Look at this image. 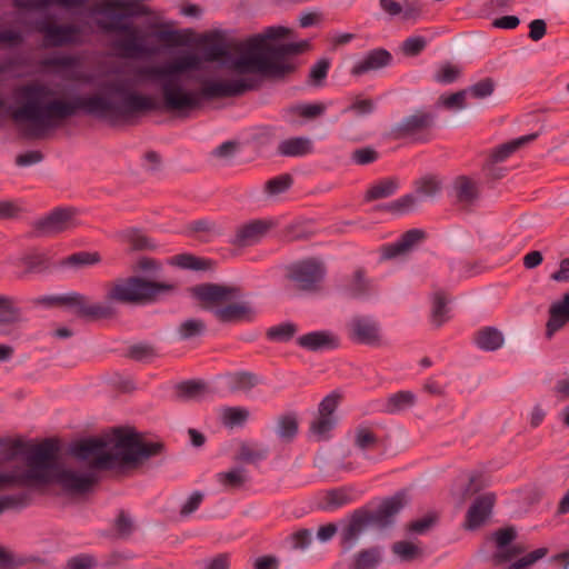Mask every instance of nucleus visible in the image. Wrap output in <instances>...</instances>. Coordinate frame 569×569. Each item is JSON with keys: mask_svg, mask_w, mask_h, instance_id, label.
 I'll list each match as a JSON object with an SVG mask.
<instances>
[{"mask_svg": "<svg viewBox=\"0 0 569 569\" xmlns=\"http://www.w3.org/2000/svg\"><path fill=\"white\" fill-rule=\"evenodd\" d=\"M76 462L62 463L50 442L24 445L16 441L0 452L2 460L20 465L0 471V489L57 482L71 492H84L96 481L98 470L120 467V429L100 438L76 442L70 448Z\"/></svg>", "mask_w": 569, "mask_h": 569, "instance_id": "obj_1", "label": "nucleus"}, {"mask_svg": "<svg viewBox=\"0 0 569 569\" xmlns=\"http://www.w3.org/2000/svg\"><path fill=\"white\" fill-rule=\"evenodd\" d=\"M19 9L17 24L0 30V44L13 48L23 42L24 32L39 31L44 37L46 47H63L82 42L81 28L73 23L58 24L49 14L52 4L67 9L84 7L89 0H13Z\"/></svg>", "mask_w": 569, "mask_h": 569, "instance_id": "obj_2", "label": "nucleus"}, {"mask_svg": "<svg viewBox=\"0 0 569 569\" xmlns=\"http://www.w3.org/2000/svg\"><path fill=\"white\" fill-rule=\"evenodd\" d=\"M91 14L98 16L99 27L106 32L118 33L116 47L127 58H151L159 53V48L147 41L146 34L127 18L134 14L132 6L122 0H101L92 4Z\"/></svg>", "mask_w": 569, "mask_h": 569, "instance_id": "obj_3", "label": "nucleus"}, {"mask_svg": "<svg viewBox=\"0 0 569 569\" xmlns=\"http://www.w3.org/2000/svg\"><path fill=\"white\" fill-rule=\"evenodd\" d=\"M169 286L147 281L138 277H131L116 281L107 293V301L90 303L80 295L54 296L43 299L48 305H70L78 308L81 316L93 319L107 318L113 313L112 301L139 302L156 297L160 291L169 289Z\"/></svg>", "mask_w": 569, "mask_h": 569, "instance_id": "obj_4", "label": "nucleus"}, {"mask_svg": "<svg viewBox=\"0 0 569 569\" xmlns=\"http://www.w3.org/2000/svg\"><path fill=\"white\" fill-rule=\"evenodd\" d=\"M194 295L208 307H212L216 317L222 321L250 319V307L247 303L236 301L239 292L233 287L202 284L194 288Z\"/></svg>", "mask_w": 569, "mask_h": 569, "instance_id": "obj_5", "label": "nucleus"}, {"mask_svg": "<svg viewBox=\"0 0 569 569\" xmlns=\"http://www.w3.org/2000/svg\"><path fill=\"white\" fill-rule=\"evenodd\" d=\"M435 118L429 112L418 111L403 117L391 126L389 137L392 139H408L415 142L428 140V132L432 128Z\"/></svg>", "mask_w": 569, "mask_h": 569, "instance_id": "obj_6", "label": "nucleus"}, {"mask_svg": "<svg viewBox=\"0 0 569 569\" xmlns=\"http://www.w3.org/2000/svg\"><path fill=\"white\" fill-rule=\"evenodd\" d=\"M325 274L326 269L323 263L316 259L303 260L292 264L288 273L296 286L306 291L318 290Z\"/></svg>", "mask_w": 569, "mask_h": 569, "instance_id": "obj_7", "label": "nucleus"}, {"mask_svg": "<svg viewBox=\"0 0 569 569\" xmlns=\"http://www.w3.org/2000/svg\"><path fill=\"white\" fill-rule=\"evenodd\" d=\"M525 546L522 545H508L502 549L506 555L502 558V566L500 569H528L548 555V548L541 547L531 552L525 553Z\"/></svg>", "mask_w": 569, "mask_h": 569, "instance_id": "obj_8", "label": "nucleus"}, {"mask_svg": "<svg viewBox=\"0 0 569 569\" xmlns=\"http://www.w3.org/2000/svg\"><path fill=\"white\" fill-rule=\"evenodd\" d=\"M339 397L337 395L327 396L319 406V413L310 425V431L318 439L327 438L328 433L335 428L337 418L335 410L337 409Z\"/></svg>", "mask_w": 569, "mask_h": 569, "instance_id": "obj_9", "label": "nucleus"}, {"mask_svg": "<svg viewBox=\"0 0 569 569\" xmlns=\"http://www.w3.org/2000/svg\"><path fill=\"white\" fill-rule=\"evenodd\" d=\"M495 503L496 495L492 492L478 496L468 509L466 527L468 529H477L485 525L492 512Z\"/></svg>", "mask_w": 569, "mask_h": 569, "instance_id": "obj_10", "label": "nucleus"}, {"mask_svg": "<svg viewBox=\"0 0 569 569\" xmlns=\"http://www.w3.org/2000/svg\"><path fill=\"white\" fill-rule=\"evenodd\" d=\"M349 328L352 338L358 342L373 345L379 340L380 327L372 317H353L349 322Z\"/></svg>", "mask_w": 569, "mask_h": 569, "instance_id": "obj_11", "label": "nucleus"}, {"mask_svg": "<svg viewBox=\"0 0 569 569\" xmlns=\"http://www.w3.org/2000/svg\"><path fill=\"white\" fill-rule=\"evenodd\" d=\"M36 226L44 233H59L74 226V216L70 209H57L39 220Z\"/></svg>", "mask_w": 569, "mask_h": 569, "instance_id": "obj_12", "label": "nucleus"}, {"mask_svg": "<svg viewBox=\"0 0 569 569\" xmlns=\"http://www.w3.org/2000/svg\"><path fill=\"white\" fill-rule=\"evenodd\" d=\"M423 233L418 229H412L403 233L396 242L382 247L381 254L383 259H395L405 257L422 239Z\"/></svg>", "mask_w": 569, "mask_h": 569, "instance_id": "obj_13", "label": "nucleus"}, {"mask_svg": "<svg viewBox=\"0 0 569 569\" xmlns=\"http://www.w3.org/2000/svg\"><path fill=\"white\" fill-rule=\"evenodd\" d=\"M441 189L440 181L431 176L425 177L416 183V194H407L397 201V206L400 208H408L413 206L417 198L420 200H427L435 198Z\"/></svg>", "mask_w": 569, "mask_h": 569, "instance_id": "obj_14", "label": "nucleus"}, {"mask_svg": "<svg viewBox=\"0 0 569 569\" xmlns=\"http://www.w3.org/2000/svg\"><path fill=\"white\" fill-rule=\"evenodd\" d=\"M406 495L397 493L392 498L383 501L379 508L370 515V520L380 527H387L392 523L395 516L405 507Z\"/></svg>", "mask_w": 569, "mask_h": 569, "instance_id": "obj_15", "label": "nucleus"}, {"mask_svg": "<svg viewBox=\"0 0 569 569\" xmlns=\"http://www.w3.org/2000/svg\"><path fill=\"white\" fill-rule=\"evenodd\" d=\"M391 61V54L385 49H375L357 61L351 69L353 76H362L387 67Z\"/></svg>", "mask_w": 569, "mask_h": 569, "instance_id": "obj_16", "label": "nucleus"}, {"mask_svg": "<svg viewBox=\"0 0 569 569\" xmlns=\"http://www.w3.org/2000/svg\"><path fill=\"white\" fill-rule=\"evenodd\" d=\"M270 223L262 220H256L240 227L234 238V244L248 247L259 242L270 228Z\"/></svg>", "mask_w": 569, "mask_h": 569, "instance_id": "obj_17", "label": "nucleus"}, {"mask_svg": "<svg viewBox=\"0 0 569 569\" xmlns=\"http://www.w3.org/2000/svg\"><path fill=\"white\" fill-rule=\"evenodd\" d=\"M567 322H569V292L549 309V319L546 325L547 338L550 339Z\"/></svg>", "mask_w": 569, "mask_h": 569, "instance_id": "obj_18", "label": "nucleus"}, {"mask_svg": "<svg viewBox=\"0 0 569 569\" xmlns=\"http://www.w3.org/2000/svg\"><path fill=\"white\" fill-rule=\"evenodd\" d=\"M452 197L460 206L469 207L478 198V187L466 176L457 177L452 184Z\"/></svg>", "mask_w": 569, "mask_h": 569, "instance_id": "obj_19", "label": "nucleus"}, {"mask_svg": "<svg viewBox=\"0 0 569 569\" xmlns=\"http://www.w3.org/2000/svg\"><path fill=\"white\" fill-rule=\"evenodd\" d=\"M298 343L310 351H326L336 347V337L328 331H312L301 336Z\"/></svg>", "mask_w": 569, "mask_h": 569, "instance_id": "obj_20", "label": "nucleus"}, {"mask_svg": "<svg viewBox=\"0 0 569 569\" xmlns=\"http://www.w3.org/2000/svg\"><path fill=\"white\" fill-rule=\"evenodd\" d=\"M212 392L210 386L200 380L181 382L177 387V396L183 401H200Z\"/></svg>", "mask_w": 569, "mask_h": 569, "instance_id": "obj_21", "label": "nucleus"}, {"mask_svg": "<svg viewBox=\"0 0 569 569\" xmlns=\"http://www.w3.org/2000/svg\"><path fill=\"white\" fill-rule=\"evenodd\" d=\"M349 291L359 299H370L376 295V288L372 280L367 278L362 270H357L349 283Z\"/></svg>", "mask_w": 569, "mask_h": 569, "instance_id": "obj_22", "label": "nucleus"}, {"mask_svg": "<svg viewBox=\"0 0 569 569\" xmlns=\"http://www.w3.org/2000/svg\"><path fill=\"white\" fill-rule=\"evenodd\" d=\"M366 525V519L362 516H353L350 522L341 530V545L345 550L352 549Z\"/></svg>", "mask_w": 569, "mask_h": 569, "instance_id": "obj_23", "label": "nucleus"}, {"mask_svg": "<svg viewBox=\"0 0 569 569\" xmlns=\"http://www.w3.org/2000/svg\"><path fill=\"white\" fill-rule=\"evenodd\" d=\"M381 558V550L377 547L362 549L353 555L349 569H376Z\"/></svg>", "mask_w": 569, "mask_h": 569, "instance_id": "obj_24", "label": "nucleus"}, {"mask_svg": "<svg viewBox=\"0 0 569 569\" xmlns=\"http://www.w3.org/2000/svg\"><path fill=\"white\" fill-rule=\"evenodd\" d=\"M312 142L308 138L296 137L283 140L278 146V151L287 157H302L310 153Z\"/></svg>", "mask_w": 569, "mask_h": 569, "instance_id": "obj_25", "label": "nucleus"}, {"mask_svg": "<svg viewBox=\"0 0 569 569\" xmlns=\"http://www.w3.org/2000/svg\"><path fill=\"white\" fill-rule=\"evenodd\" d=\"M416 403V396L411 391H399L391 395L385 405V411L388 413L402 412Z\"/></svg>", "mask_w": 569, "mask_h": 569, "instance_id": "obj_26", "label": "nucleus"}, {"mask_svg": "<svg viewBox=\"0 0 569 569\" xmlns=\"http://www.w3.org/2000/svg\"><path fill=\"white\" fill-rule=\"evenodd\" d=\"M350 502V495L342 489H337L331 490L323 496L319 502V508L327 512H333L340 508H343L345 506H348Z\"/></svg>", "mask_w": 569, "mask_h": 569, "instance_id": "obj_27", "label": "nucleus"}, {"mask_svg": "<svg viewBox=\"0 0 569 569\" xmlns=\"http://www.w3.org/2000/svg\"><path fill=\"white\" fill-rule=\"evenodd\" d=\"M355 445L358 450L362 451L366 458L367 452L375 450L379 446V439L372 429L368 427H359L355 431Z\"/></svg>", "mask_w": 569, "mask_h": 569, "instance_id": "obj_28", "label": "nucleus"}, {"mask_svg": "<svg viewBox=\"0 0 569 569\" xmlns=\"http://www.w3.org/2000/svg\"><path fill=\"white\" fill-rule=\"evenodd\" d=\"M450 308L448 307V299L443 292L438 291L435 293L431 307V321L435 326L440 327L450 318Z\"/></svg>", "mask_w": 569, "mask_h": 569, "instance_id": "obj_29", "label": "nucleus"}, {"mask_svg": "<svg viewBox=\"0 0 569 569\" xmlns=\"http://www.w3.org/2000/svg\"><path fill=\"white\" fill-rule=\"evenodd\" d=\"M40 64L56 71L68 70L79 66V58L72 54H52L42 59Z\"/></svg>", "mask_w": 569, "mask_h": 569, "instance_id": "obj_30", "label": "nucleus"}, {"mask_svg": "<svg viewBox=\"0 0 569 569\" xmlns=\"http://www.w3.org/2000/svg\"><path fill=\"white\" fill-rule=\"evenodd\" d=\"M473 341L483 351L498 349V330L495 327H483L477 331Z\"/></svg>", "mask_w": 569, "mask_h": 569, "instance_id": "obj_31", "label": "nucleus"}, {"mask_svg": "<svg viewBox=\"0 0 569 569\" xmlns=\"http://www.w3.org/2000/svg\"><path fill=\"white\" fill-rule=\"evenodd\" d=\"M260 382L258 376L250 372H239L226 378V383L232 390L248 391Z\"/></svg>", "mask_w": 569, "mask_h": 569, "instance_id": "obj_32", "label": "nucleus"}, {"mask_svg": "<svg viewBox=\"0 0 569 569\" xmlns=\"http://www.w3.org/2000/svg\"><path fill=\"white\" fill-rule=\"evenodd\" d=\"M398 189L395 179H385L373 184L367 192V200L383 199L392 196Z\"/></svg>", "mask_w": 569, "mask_h": 569, "instance_id": "obj_33", "label": "nucleus"}, {"mask_svg": "<svg viewBox=\"0 0 569 569\" xmlns=\"http://www.w3.org/2000/svg\"><path fill=\"white\" fill-rule=\"evenodd\" d=\"M219 481L227 488L236 489L241 487L248 479L243 468H234L218 475Z\"/></svg>", "mask_w": 569, "mask_h": 569, "instance_id": "obj_34", "label": "nucleus"}, {"mask_svg": "<svg viewBox=\"0 0 569 569\" xmlns=\"http://www.w3.org/2000/svg\"><path fill=\"white\" fill-rule=\"evenodd\" d=\"M538 136V133H530L500 144V161H503L510 157L515 151L519 150L525 144L536 140Z\"/></svg>", "mask_w": 569, "mask_h": 569, "instance_id": "obj_35", "label": "nucleus"}, {"mask_svg": "<svg viewBox=\"0 0 569 569\" xmlns=\"http://www.w3.org/2000/svg\"><path fill=\"white\" fill-rule=\"evenodd\" d=\"M325 111H326V106L323 103H313V104L301 103V104L293 106L289 110V116L298 114L306 119H315V118L322 116L325 113Z\"/></svg>", "mask_w": 569, "mask_h": 569, "instance_id": "obj_36", "label": "nucleus"}, {"mask_svg": "<svg viewBox=\"0 0 569 569\" xmlns=\"http://www.w3.org/2000/svg\"><path fill=\"white\" fill-rule=\"evenodd\" d=\"M122 238L128 241L134 250H144L152 247L150 240L137 229L124 230Z\"/></svg>", "mask_w": 569, "mask_h": 569, "instance_id": "obj_37", "label": "nucleus"}, {"mask_svg": "<svg viewBox=\"0 0 569 569\" xmlns=\"http://www.w3.org/2000/svg\"><path fill=\"white\" fill-rule=\"evenodd\" d=\"M482 488V479L480 476H472L467 480H463L460 483L459 490L456 495L459 496L461 502H463L467 498L477 493Z\"/></svg>", "mask_w": 569, "mask_h": 569, "instance_id": "obj_38", "label": "nucleus"}, {"mask_svg": "<svg viewBox=\"0 0 569 569\" xmlns=\"http://www.w3.org/2000/svg\"><path fill=\"white\" fill-rule=\"evenodd\" d=\"M376 110V103L371 99L356 98L343 112H353L358 117H366Z\"/></svg>", "mask_w": 569, "mask_h": 569, "instance_id": "obj_39", "label": "nucleus"}, {"mask_svg": "<svg viewBox=\"0 0 569 569\" xmlns=\"http://www.w3.org/2000/svg\"><path fill=\"white\" fill-rule=\"evenodd\" d=\"M204 330V323L198 319H189L179 327V336L181 339H191L200 336Z\"/></svg>", "mask_w": 569, "mask_h": 569, "instance_id": "obj_40", "label": "nucleus"}, {"mask_svg": "<svg viewBox=\"0 0 569 569\" xmlns=\"http://www.w3.org/2000/svg\"><path fill=\"white\" fill-rule=\"evenodd\" d=\"M248 418V411L242 408H226L222 411L223 423L228 427H236L243 423Z\"/></svg>", "mask_w": 569, "mask_h": 569, "instance_id": "obj_41", "label": "nucleus"}, {"mask_svg": "<svg viewBox=\"0 0 569 569\" xmlns=\"http://www.w3.org/2000/svg\"><path fill=\"white\" fill-rule=\"evenodd\" d=\"M298 430L297 421L293 417H282L278 423V436L283 440H291Z\"/></svg>", "mask_w": 569, "mask_h": 569, "instance_id": "obj_42", "label": "nucleus"}, {"mask_svg": "<svg viewBox=\"0 0 569 569\" xmlns=\"http://www.w3.org/2000/svg\"><path fill=\"white\" fill-rule=\"evenodd\" d=\"M393 552L403 560H410L419 555V548L410 541H398L392 547Z\"/></svg>", "mask_w": 569, "mask_h": 569, "instance_id": "obj_43", "label": "nucleus"}, {"mask_svg": "<svg viewBox=\"0 0 569 569\" xmlns=\"http://www.w3.org/2000/svg\"><path fill=\"white\" fill-rule=\"evenodd\" d=\"M19 319V312L18 310L13 307V305L0 297V321L2 323H12V322H16L18 321Z\"/></svg>", "mask_w": 569, "mask_h": 569, "instance_id": "obj_44", "label": "nucleus"}, {"mask_svg": "<svg viewBox=\"0 0 569 569\" xmlns=\"http://www.w3.org/2000/svg\"><path fill=\"white\" fill-rule=\"evenodd\" d=\"M98 561L91 555H79L68 561V569H92L97 567Z\"/></svg>", "mask_w": 569, "mask_h": 569, "instance_id": "obj_45", "label": "nucleus"}, {"mask_svg": "<svg viewBox=\"0 0 569 569\" xmlns=\"http://www.w3.org/2000/svg\"><path fill=\"white\" fill-rule=\"evenodd\" d=\"M352 160L357 164H369L378 159V152L372 148H360L352 152Z\"/></svg>", "mask_w": 569, "mask_h": 569, "instance_id": "obj_46", "label": "nucleus"}, {"mask_svg": "<svg viewBox=\"0 0 569 569\" xmlns=\"http://www.w3.org/2000/svg\"><path fill=\"white\" fill-rule=\"evenodd\" d=\"M468 96V91H459L447 97H442L441 101L443 106L450 110H460L466 107L465 100Z\"/></svg>", "mask_w": 569, "mask_h": 569, "instance_id": "obj_47", "label": "nucleus"}, {"mask_svg": "<svg viewBox=\"0 0 569 569\" xmlns=\"http://www.w3.org/2000/svg\"><path fill=\"white\" fill-rule=\"evenodd\" d=\"M99 261L97 253L79 252L70 256L66 260V264L70 266H92Z\"/></svg>", "mask_w": 569, "mask_h": 569, "instance_id": "obj_48", "label": "nucleus"}, {"mask_svg": "<svg viewBox=\"0 0 569 569\" xmlns=\"http://www.w3.org/2000/svg\"><path fill=\"white\" fill-rule=\"evenodd\" d=\"M27 499L28 495L26 492L0 497V515L7 509L24 505Z\"/></svg>", "mask_w": 569, "mask_h": 569, "instance_id": "obj_49", "label": "nucleus"}, {"mask_svg": "<svg viewBox=\"0 0 569 569\" xmlns=\"http://www.w3.org/2000/svg\"><path fill=\"white\" fill-rule=\"evenodd\" d=\"M421 12V6L416 0H402L400 17L402 20H415Z\"/></svg>", "mask_w": 569, "mask_h": 569, "instance_id": "obj_50", "label": "nucleus"}, {"mask_svg": "<svg viewBox=\"0 0 569 569\" xmlns=\"http://www.w3.org/2000/svg\"><path fill=\"white\" fill-rule=\"evenodd\" d=\"M290 184H291L290 176H287V174L279 176V177H276L273 179H270L267 182V190L271 194H278V193H281L284 190H287Z\"/></svg>", "mask_w": 569, "mask_h": 569, "instance_id": "obj_51", "label": "nucleus"}, {"mask_svg": "<svg viewBox=\"0 0 569 569\" xmlns=\"http://www.w3.org/2000/svg\"><path fill=\"white\" fill-rule=\"evenodd\" d=\"M295 333V327L292 325H281L277 327H272L268 331V336L277 341H287Z\"/></svg>", "mask_w": 569, "mask_h": 569, "instance_id": "obj_52", "label": "nucleus"}, {"mask_svg": "<svg viewBox=\"0 0 569 569\" xmlns=\"http://www.w3.org/2000/svg\"><path fill=\"white\" fill-rule=\"evenodd\" d=\"M459 73L460 70L458 67L446 64L437 72L436 80L441 83H451L458 78Z\"/></svg>", "mask_w": 569, "mask_h": 569, "instance_id": "obj_53", "label": "nucleus"}, {"mask_svg": "<svg viewBox=\"0 0 569 569\" xmlns=\"http://www.w3.org/2000/svg\"><path fill=\"white\" fill-rule=\"evenodd\" d=\"M26 560L21 557H14L4 549L0 548V569H16L23 566Z\"/></svg>", "mask_w": 569, "mask_h": 569, "instance_id": "obj_54", "label": "nucleus"}, {"mask_svg": "<svg viewBox=\"0 0 569 569\" xmlns=\"http://www.w3.org/2000/svg\"><path fill=\"white\" fill-rule=\"evenodd\" d=\"M22 261L29 271L36 272L46 267L47 259L44 254L36 252L26 256Z\"/></svg>", "mask_w": 569, "mask_h": 569, "instance_id": "obj_55", "label": "nucleus"}, {"mask_svg": "<svg viewBox=\"0 0 569 569\" xmlns=\"http://www.w3.org/2000/svg\"><path fill=\"white\" fill-rule=\"evenodd\" d=\"M495 89L493 81L485 79L472 86L468 91V94H472L478 98H483L492 93Z\"/></svg>", "mask_w": 569, "mask_h": 569, "instance_id": "obj_56", "label": "nucleus"}, {"mask_svg": "<svg viewBox=\"0 0 569 569\" xmlns=\"http://www.w3.org/2000/svg\"><path fill=\"white\" fill-rule=\"evenodd\" d=\"M516 537H517V531H516V529L513 527L500 528V532H499V548H500L499 559H500V566H502V558L506 556L502 552V549L505 547H507L508 545H510L511 541Z\"/></svg>", "mask_w": 569, "mask_h": 569, "instance_id": "obj_57", "label": "nucleus"}, {"mask_svg": "<svg viewBox=\"0 0 569 569\" xmlns=\"http://www.w3.org/2000/svg\"><path fill=\"white\" fill-rule=\"evenodd\" d=\"M329 67H330L329 60L321 59L311 68L310 74H309L310 79L315 83L322 81L328 74Z\"/></svg>", "mask_w": 569, "mask_h": 569, "instance_id": "obj_58", "label": "nucleus"}, {"mask_svg": "<svg viewBox=\"0 0 569 569\" xmlns=\"http://www.w3.org/2000/svg\"><path fill=\"white\" fill-rule=\"evenodd\" d=\"M21 207L13 200L0 201V219H11L19 214Z\"/></svg>", "mask_w": 569, "mask_h": 569, "instance_id": "obj_59", "label": "nucleus"}, {"mask_svg": "<svg viewBox=\"0 0 569 569\" xmlns=\"http://www.w3.org/2000/svg\"><path fill=\"white\" fill-rule=\"evenodd\" d=\"M427 44V41L422 37H410L405 40L402 49L408 54L419 53Z\"/></svg>", "mask_w": 569, "mask_h": 569, "instance_id": "obj_60", "label": "nucleus"}, {"mask_svg": "<svg viewBox=\"0 0 569 569\" xmlns=\"http://www.w3.org/2000/svg\"><path fill=\"white\" fill-rule=\"evenodd\" d=\"M547 33V24L542 19H535L529 23V38L532 41L541 40Z\"/></svg>", "mask_w": 569, "mask_h": 569, "instance_id": "obj_61", "label": "nucleus"}, {"mask_svg": "<svg viewBox=\"0 0 569 569\" xmlns=\"http://www.w3.org/2000/svg\"><path fill=\"white\" fill-rule=\"evenodd\" d=\"M203 500V495L200 492L192 493L188 500L181 507L180 513L181 516H189L194 512Z\"/></svg>", "mask_w": 569, "mask_h": 569, "instance_id": "obj_62", "label": "nucleus"}, {"mask_svg": "<svg viewBox=\"0 0 569 569\" xmlns=\"http://www.w3.org/2000/svg\"><path fill=\"white\" fill-rule=\"evenodd\" d=\"M174 261L178 266L186 269L201 270L203 268L201 260L189 254L176 256Z\"/></svg>", "mask_w": 569, "mask_h": 569, "instance_id": "obj_63", "label": "nucleus"}, {"mask_svg": "<svg viewBox=\"0 0 569 569\" xmlns=\"http://www.w3.org/2000/svg\"><path fill=\"white\" fill-rule=\"evenodd\" d=\"M116 530L120 537L128 536L132 530V520L131 518L121 512L116 521Z\"/></svg>", "mask_w": 569, "mask_h": 569, "instance_id": "obj_64", "label": "nucleus"}]
</instances>
